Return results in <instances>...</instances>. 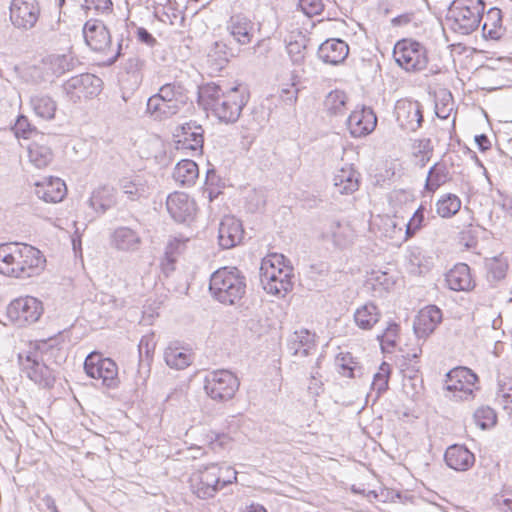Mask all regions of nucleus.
I'll return each instance as SVG.
<instances>
[{"label": "nucleus", "instance_id": "ea45409f", "mask_svg": "<svg viewBox=\"0 0 512 512\" xmlns=\"http://www.w3.org/2000/svg\"><path fill=\"white\" fill-rule=\"evenodd\" d=\"M30 104L38 117L44 120H51L55 117L57 104L50 96L41 94L32 96Z\"/></svg>", "mask_w": 512, "mask_h": 512}, {"label": "nucleus", "instance_id": "20e7f679", "mask_svg": "<svg viewBox=\"0 0 512 512\" xmlns=\"http://www.w3.org/2000/svg\"><path fill=\"white\" fill-rule=\"evenodd\" d=\"M246 277L237 267H222L210 277L209 290L225 305L237 304L246 293Z\"/></svg>", "mask_w": 512, "mask_h": 512}, {"label": "nucleus", "instance_id": "5fc2aeb1", "mask_svg": "<svg viewBox=\"0 0 512 512\" xmlns=\"http://www.w3.org/2000/svg\"><path fill=\"white\" fill-rule=\"evenodd\" d=\"M145 65V59L141 58L139 55H132L124 62L123 69L127 74L135 78H140Z\"/></svg>", "mask_w": 512, "mask_h": 512}, {"label": "nucleus", "instance_id": "f704fd0d", "mask_svg": "<svg viewBox=\"0 0 512 512\" xmlns=\"http://www.w3.org/2000/svg\"><path fill=\"white\" fill-rule=\"evenodd\" d=\"M482 19L484 20L482 25L484 37L492 40L500 39L504 34L502 27V11L497 7H492Z\"/></svg>", "mask_w": 512, "mask_h": 512}, {"label": "nucleus", "instance_id": "1a4fd4ad", "mask_svg": "<svg viewBox=\"0 0 512 512\" xmlns=\"http://www.w3.org/2000/svg\"><path fill=\"white\" fill-rule=\"evenodd\" d=\"M396 63L407 72H419L428 65L427 49L412 39L399 40L393 49Z\"/></svg>", "mask_w": 512, "mask_h": 512}, {"label": "nucleus", "instance_id": "79ce46f5", "mask_svg": "<svg viewBox=\"0 0 512 512\" xmlns=\"http://www.w3.org/2000/svg\"><path fill=\"white\" fill-rule=\"evenodd\" d=\"M461 199L452 193L441 196L436 202V212L442 218H451L461 209Z\"/></svg>", "mask_w": 512, "mask_h": 512}, {"label": "nucleus", "instance_id": "cd10ccee", "mask_svg": "<svg viewBox=\"0 0 512 512\" xmlns=\"http://www.w3.org/2000/svg\"><path fill=\"white\" fill-rule=\"evenodd\" d=\"M335 192L350 195L359 189L360 173L352 166L343 167L333 177Z\"/></svg>", "mask_w": 512, "mask_h": 512}, {"label": "nucleus", "instance_id": "bb28decb", "mask_svg": "<svg viewBox=\"0 0 512 512\" xmlns=\"http://www.w3.org/2000/svg\"><path fill=\"white\" fill-rule=\"evenodd\" d=\"M444 459L456 471H467L475 462V456L464 445L454 444L447 448Z\"/></svg>", "mask_w": 512, "mask_h": 512}, {"label": "nucleus", "instance_id": "6e6d98bb", "mask_svg": "<svg viewBox=\"0 0 512 512\" xmlns=\"http://www.w3.org/2000/svg\"><path fill=\"white\" fill-rule=\"evenodd\" d=\"M399 332V325L396 322H390L386 329L377 336L381 346L387 345L388 347H395L396 338Z\"/></svg>", "mask_w": 512, "mask_h": 512}, {"label": "nucleus", "instance_id": "423d86ee", "mask_svg": "<svg viewBox=\"0 0 512 512\" xmlns=\"http://www.w3.org/2000/svg\"><path fill=\"white\" fill-rule=\"evenodd\" d=\"M485 11L483 0H454L446 15V21L455 33L469 35L480 25Z\"/></svg>", "mask_w": 512, "mask_h": 512}, {"label": "nucleus", "instance_id": "c756f323", "mask_svg": "<svg viewBox=\"0 0 512 512\" xmlns=\"http://www.w3.org/2000/svg\"><path fill=\"white\" fill-rule=\"evenodd\" d=\"M445 281L448 288L453 291H469L475 286L470 267L465 263L456 264L446 274Z\"/></svg>", "mask_w": 512, "mask_h": 512}, {"label": "nucleus", "instance_id": "e2e57ef3", "mask_svg": "<svg viewBox=\"0 0 512 512\" xmlns=\"http://www.w3.org/2000/svg\"><path fill=\"white\" fill-rule=\"evenodd\" d=\"M498 397L501 398L502 404L508 413L512 414V385L506 387V385L500 388Z\"/></svg>", "mask_w": 512, "mask_h": 512}, {"label": "nucleus", "instance_id": "052dcab7", "mask_svg": "<svg viewBox=\"0 0 512 512\" xmlns=\"http://www.w3.org/2000/svg\"><path fill=\"white\" fill-rule=\"evenodd\" d=\"M320 361H321V357H318V359L315 363V367L311 371V378H310V382L308 385V392L312 396H318L322 391V382L319 380L320 374L316 370V368H319Z\"/></svg>", "mask_w": 512, "mask_h": 512}, {"label": "nucleus", "instance_id": "603ef678", "mask_svg": "<svg viewBox=\"0 0 512 512\" xmlns=\"http://www.w3.org/2000/svg\"><path fill=\"white\" fill-rule=\"evenodd\" d=\"M474 420L481 429H487L495 425L496 414L490 407H480L474 413Z\"/></svg>", "mask_w": 512, "mask_h": 512}, {"label": "nucleus", "instance_id": "de8ad7c7", "mask_svg": "<svg viewBox=\"0 0 512 512\" xmlns=\"http://www.w3.org/2000/svg\"><path fill=\"white\" fill-rule=\"evenodd\" d=\"M347 95L340 90L331 91L325 99V107L331 115H342L345 111Z\"/></svg>", "mask_w": 512, "mask_h": 512}, {"label": "nucleus", "instance_id": "4468645a", "mask_svg": "<svg viewBox=\"0 0 512 512\" xmlns=\"http://www.w3.org/2000/svg\"><path fill=\"white\" fill-rule=\"evenodd\" d=\"M173 136L178 150H189L192 155H202L204 129L197 121L190 120L178 126Z\"/></svg>", "mask_w": 512, "mask_h": 512}, {"label": "nucleus", "instance_id": "a19ab883", "mask_svg": "<svg viewBox=\"0 0 512 512\" xmlns=\"http://www.w3.org/2000/svg\"><path fill=\"white\" fill-rule=\"evenodd\" d=\"M28 157L35 167L44 168L53 160V152L50 147L33 142L28 147Z\"/></svg>", "mask_w": 512, "mask_h": 512}, {"label": "nucleus", "instance_id": "13d9d810", "mask_svg": "<svg viewBox=\"0 0 512 512\" xmlns=\"http://www.w3.org/2000/svg\"><path fill=\"white\" fill-rule=\"evenodd\" d=\"M84 7L96 13L109 14L113 11V2L112 0H85Z\"/></svg>", "mask_w": 512, "mask_h": 512}, {"label": "nucleus", "instance_id": "2f4dec72", "mask_svg": "<svg viewBox=\"0 0 512 512\" xmlns=\"http://www.w3.org/2000/svg\"><path fill=\"white\" fill-rule=\"evenodd\" d=\"M452 180V175L445 161L436 162L430 167L425 181V190L434 193L442 185Z\"/></svg>", "mask_w": 512, "mask_h": 512}, {"label": "nucleus", "instance_id": "5701e85b", "mask_svg": "<svg viewBox=\"0 0 512 512\" xmlns=\"http://www.w3.org/2000/svg\"><path fill=\"white\" fill-rule=\"evenodd\" d=\"M316 334L308 329L293 332L287 339V349L292 356L307 357L316 351Z\"/></svg>", "mask_w": 512, "mask_h": 512}, {"label": "nucleus", "instance_id": "4d7b16f0", "mask_svg": "<svg viewBox=\"0 0 512 512\" xmlns=\"http://www.w3.org/2000/svg\"><path fill=\"white\" fill-rule=\"evenodd\" d=\"M216 469L219 474L220 489L232 484L237 480V472L232 467L216 463Z\"/></svg>", "mask_w": 512, "mask_h": 512}, {"label": "nucleus", "instance_id": "f257e3e1", "mask_svg": "<svg viewBox=\"0 0 512 512\" xmlns=\"http://www.w3.org/2000/svg\"><path fill=\"white\" fill-rule=\"evenodd\" d=\"M248 98L246 89L241 86L224 90L219 84L210 82L198 89L199 104L224 123H235L239 119Z\"/></svg>", "mask_w": 512, "mask_h": 512}, {"label": "nucleus", "instance_id": "bf43d9fd", "mask_svg": "<svg viewBox=\"0 0 512 512\" xmlns=\"http://www.w3.org/2000/svg\"><path fill=\"white\" fill-rule=\"evenodd\" d=\"M299 7L307 16H314L322 13L324 4L322 0H299Z\"/></svg>", "mask_w": 512, "mask_h": 512}, {"label": "nucleus", "instance_id": "58836bf2", "mask_svg": "<svg viewBox=\"0 0 512 512\" xmlns=\"http://www.w3.org/2000/svg\"><path fill=\"white\" fill-rule=\"evenodd\" d=\"M198 175V165L190 159L179 161L173 171L175 181L187 186L194 184Z\"/></svg>", "mask_w": 512, "mask_h": 512}, {"label": "nucleus", "instance_id": "7ed1b4c3", "mask_svg": "<svg viewBox=\"0 0 512 512\" xmlns=\"http://www.w3.org/2000/svg\"><path fill=\"white\" fill-rule=\"evenodd\" d=\"M188 100V91L181 82L165 83L148 98L146 113L154 120H165L179 113Z\"/></svg>", "mask_w": 512, "mask_h": 512}, {"label": "nucleus", "instance_id": "473e14b6", "mask_svg": "<svg viewBox=\"0 0 512 512\" xmlns=\"http://www.w3.org/2000/svg\"><path fill=\"white\" fill-rule=\"evenodd\" d=\"M234 56L232 48H229L223 41H216L212 44L207 54V63L215 71H221L229 59Z\"/></svg>", "mask_w": 512, "mask_h": 512}, {"label": "nucleus", "instance_id": "c85d7f7f", "mask_svg": "<svg viewBox=\"0 0 512 512\" xmlns=\"http://www.w3.org/2000/svg\"><path fill=\"white\" fill-rule=\"evenodd\" d=\"M35 194L47 203H57L64 198L66 185L60 178L50 177L35 184Z\"/></svg>", "mask_w": 512, "mask_h": 512}, {"label": "nucleus", "instance_id": "393cba45", "mask_svg": "<svg viewBox=\"0 0 512 512\" xmlns=\"http://www.w3.org/2000/svg\"><path fill=\"white\" fill-rule=\"evenodd\" d=\"M119 187L131 201L147 198L151 190L145 174H133L123 177L119 180Z\"/></svg>", "mask_w": 512, "mask_h": 512}, {"label": "nucleus", "instance_id": "3c124183", "mask_svg": "<svg viewBox=\"0 0 512 512\" xmlns=\"http://www.w3.org/2000/svg\"><path fill=\"white\" fill-rule=\"evenodd\" d=\"M425 225V207L420 205L406 224V239L413 237Z\"/></svg>", "mask_w": 512, "mask_h": 512}, {"label": "nucleus", "instance_id": "0e129e2a", "mask_svg": "<svg viewBox=\"0 0 512 512\" xmlns=\"http://www.w3.org/2000/svg\"><path fill=\"white\" fill-rule=\"evenodd\" d=\"M137 39L150 47H153L157 40L156 38L144 27L137 28L136 31Z\"/></svg>", "mask_w": 512, "mask_h": 512}, {"label": "nucleus", "instance_id": "f3484780", "mask_svg": "<svg viewBox=\"0 0 512 512\" xmlns=\"http://www.w3.org/2000/svg\"><path fill=\"white\" fill-rule=\"evenodd\" d=\"M85 43L96 52H105L112 44L110 31L102 20L89 19L83 26Z\"/></svg>", "mask_w": 512, "mask_h": 512}, {"label": "nucleus", "instance_id": "f8f14e48", "mask_svg": "<svg viewBox=\"0 0 512 512\" xmlns=\"http://www.w3.org/2000/svg\"><path fill=\"white\" fill-rule=\"evenodd\" d=\"M84 370L87 376L101 379L107 388L118 386V367L110 358H105L98 352H91L84 361Z\"/></svg>", "mask_w": 512, "mask_h": 512}, {"label": "nucleus", "instance_id": "49530a36", "mask_svg": "<svg viewBox=\"0 0 512 512\" xmlns=\"http://www.w3.org/2000/svg\"><path fill=\"white\" fill-rule=\"evenodd\" d=\"M185 247V241L174 238L170 240L165 248L164 262L162 263L165 271L174 270V263L179 254L182 253Z\"/></svg>", "mask_w": 512, "mask_h": 512}, {"label": "nucleus", "instance_id": "9d476101", "mask_svg": "<svg viewBox=\"0 0 512 512\" xmlns=\"http://www.w3.org/2000/svg\"><path fill=\"white\" fill-rule=\"evenodd\" d=\"M102 80L91 73H82L69 78L62 85L67 99L73 103L92 99L102 90Z\"/></svg>", "mask_w": 512, "mask_h": 512}, {"label": "nucleus", "instance_id": "0eeeda50", "mask_svg": "<svg viewBox=\"0 0 512 512\" xmlns=\"http://www.w3.org/2000/svg\"><path fill=\"white\" fill-rule=\"evenodd\" d=\"M21 371L33 383L43 389H51L56 382V374L45 362L42 349L38 346L33 350L18 355Z\"/></svg>", "mask_w": 512, "mask_h": 512}, {"label": "nucleus", "instance_id": "4c0bfd02", "mask_svg": "<svg viewBox=\"0 0 512 512\" xmlns=\"http://www.w3.org/2000/svg\"><path fill=\"white\" fill-rule=\"evenodd\" d=\"M327 235L331 237L335 246L345 248L353 242L354 231L347 222L334 220L330 223Z\"/></svg>", "mask_w": 512, "mask_h": 512}, {"label": "nucleus", "instance_id": "37998d69", "mask_svg": "<svg viewBox=\"0 0 512 512\" xmlns=\"http://www.w3.org/2000/svg\"><path fill=\"white\" fill-rule=\"evenodd\" d=\"M486 276L490 283H497L504 279L508 270V262L501 256L485 260Z\"/></svg>", "mask_w": 512, "mask_h": 512}, {"label": "nucleus", "instance_id": "f03ea898", "mask_svg": "<svg viewBox=\"0 0 512 512\" xmlns=\"http://www.w3.org/2000/svg\"><path fill=\"white\" fill-rule=\"evenodd\" d=\"M45 258L40 250L24 243L0 244V273L26 279L38 275Z\"/></svg>", "mask_w": 512, "mask_h": 512}, {"label": "nucleus", "instance_id": "c03bdc74", "mask_svg": "<svg viewBox=\"0 0 512 512\" xmlns=\"http://www.w3.org/2000/svg\"><path fill=\"white\" fill-rule=\"evenodd\" d=\"M164 359L166 364L174 369L181 370L186 368L191 363V355L186 351L169 346L164 352Z\"/></svg>", "mask_w": 512, "mask_h": 512}, {"label": "nucleus", "instance_id": "69168bd1", "mask_svg": "<svg viewBox=\"0 0 512 512\" xmlns=\"http://www.w3.org/2000/svg\"><path fill=\"white\" fill-rule=\"evenodd\" d=\"M230 441V438L226 434H213L210 437V446L211 449L216 451L218 449L224 448Z\"/></svg>", "mask_w": 512, "mask_h": 512}, {"label": "nucleus", "instance_id": "2eb2a0df", "mask_svg": "<svg viewBox=\"0 0 512 512\" xmlns=\"http://www.w3.org/2000/svg\"><path fill=\"white\" fill-rule=\"evenodd\" d=\"M446 389L454 392V397L469 400L474 397L473 387L478 376L467 367H457L447 373Z\"/></svg>", "mask_w": 512, "mask_h": 512}, {"label": "nucleus", "instance_id": "774afa93", "mask_svg": "<svg viewBox=\"0 0 512 512\" xmlns=\"http://www.w3.org/2000/svg\"><path fill=\"white\" fill-rule=\"evenodd\" d=\"M494 505L501 512H512V496L506 497L505 495L496 496Z\"/></svg>", "mask_w": 512, "mask_h": 512}, {"label": "nucleus", "instance_id": "39448f33", "mask_svg": "<svg viewBox=\"0 0 512 512\" xmlns=\"http://www.w3.org/2000/svg\"><path fill=\"white\" fill-rule=\"evenodd\" d=\"M285 261V257L278 254L262 260L259 272L260 282L268 294L284 297L292 290L293 268L286 265Z\"/></svg>", "mask_w": 512, "mask_h": 512}, {"label": "nucleus", "instance_id": "338daca9", "mask_svg": "<svg viewBox=\"0 0 512 512\" xmlns=\"http://www.w3.org/2000/svg\"><path fill=\"white\" fill-rule=\"evenodd\" d=\"M418 153L426 156L425 160L429 161L433 153V145L430 139H421L417 144Z\"/></svg>", "mask_w": 512, "mask_h": 512}, {"label": "nucleus", "instance_id": "a18cd8bd", "mask_svg": "<svg viewBox=\"0 0 512 512\" xmlns=\"http://www.w3.org/2000/svg\"><path fill=\"white\" fill-rule=\"evenodd\" d=\"M391 374V366L387 362H382L379 366V370L374 374L372 381V391L375 392L376 401L384 392L388 390L389 379Z\"/></svg>", "mask_w": 512, "mask_h": 512}, {"label": "nucleus", "instance_id": "412c9836", "mask_svg": "<svg viewBox=\"0 0 512 512\" xmlns=\"http://www.w3.org/2000/svg\"><path fill=\"white\" fill-rule=\"evenodd\" d=\"M244 229L239 219L226 215L222 218L218 229V243L222 249H231L241 243Z\"/></svg>", "mask_w": 512, "mask_h": 512}, {"label": "nucleus", "instance_id": "09e8293b", "mask_svg": "<svg viewBox=\"0 0 512 512\" xmlns=\"http://www.w3.org/2000/svg\"><path fill=\"white\" fill-rule=\"evenodd\" d=\"M154 349L155 343L153 342V338L149 336H143L138 345L140 367L150 366Z\"/></svg>", "mask_w": 512, "mask_h": 512}, {"label": "nucleus", "instance_id": "e433bc0d", "mask_svg": "<svg viewBox=\"0 0 512 512\" xmlns=\"http://www.w3.org/2000/svg\"><path fill=\"white\" fill-rule=\"evenodd\" d=\"M380 317L378 307L372 302L363 304L354 312V322L362 330H371L379 322Z\"/></svg>", "mask_w": 512, "mask_h": 512}, {"label": "nucleus", "instance_id": "aec40b11", "mask_svg": "<svg viewBox=\"0 0 512 512\" xmlns=\"http://www.w3.org/2000/svg\"><path fill=\"white\" fill-rule=\"evenodd\" d=\"M442 321V311L435 305L422 308L413 322V330L418 339H426Z\"/></svg>", "mask_w": 512, "mask_h": 512}, {"label": "nucleus", "instance_id": "864d4df0", "mask_svg": "<svg viewBox=\"0 0 512 512\" xmlns=\"http://www.w3.org/2000/svg\"><path fill=\"white\" fill-rule=\"evenodd\" d=\"M13 131L16 137L24 139L30 138L33 134H37L35 127H33L28 118L24 115H19L13 126Z\"/></svg>", "mask_w": 512, "mask_h": 512}, {"label": "nucleus", "instance_id": "4be33fe9", "mask_svg": "<svg viewBox=\"0 0 512 512\" xmlns=\"http://www.w3.org/2000/svg\"><path fill=\"white\" fill-rule=\"evenodd\" d=\"M226 30L236 43L248 45L253 40L255 24L246 15L234 14L227 21Z\"/></svg>", "mask_w": 512, "mask_h": 512}, {"label": "nucleus", "instance_id": "6e6552de", "mask_svg": "<svg viewBox=\"0 0 512 512\" xmlns=\"http://www.w3.org/2000/svg\"><path fill=\"white\" fill-rule=\"evenodd\" d=\"M240 386L238 377L227 369L209 371L204 377V391L213 401L224 403L234 398Z\"/></svg>", "mask_w": 512, "mask_h": 512}, {"label": "nucleus", "instance_id": "c9c22d12", "mask_svg": "<svg viewBox=\"0 0 512 512\" xmlns=\"http://www.w3.org/2000/svg\"><path fill=\"white\" fill-rule=\"evenodd\" d=\"M116 193L112 187L103 186L92 192L89 198V205L99 213H105L116 205Z\"/></svg>", "mask_w": 512, "mask_h": 512}, {"label": "nucleus", "instance_id": "680f3d73", "mask_svg": "<svg viewBox=\"0 0 512 512\" xmlns=\"http://www.w3.org/2000/svg\"><path fill=\"white\" fill-rule=\"evenodd\" d=\"M299 89L294 83L289 84L283 88L280 93V98L287 105H292L297 101Z\"/></svg>", "mask_w": 512, "mask_h": 512}, {"label": "nucleus", "instance_id": "6ab92c4d", "mask_svg": "<svg viewBox=\"0 0 512 512\" xmlns=\"http://www.w3.org/2000/svg\"><path fill=\"white\" fill-rule=\"evenodd\" d=\"M377 117L370 107L354 110L347 119V126L354 138L364 137L374 131Z\"/></svg>", "mask_w": 512, "mask_h": 512}, {"label": "nucleus", "instance_id": "b1692460", "mask_svg": "<svg viewBox=\"0 0 512 512\" xmlns=\"http://www.w3.org/2000/svg\"><path fill=\"white\" fill-rule=\"evenodd\" d=\"M166 208L176 222L183 223L194 214L195 204L187 194L175 192L167 197Z\"/></svg>", "mask_w": 512, "mask_h": 512}, {"label": "nucleus", "instance_id": "8fccbe9b", "mask_svg": "<svg viewBox=\"0 0 512 512\" xmlns=\"http://www.w3.org/2000/svg\"><path fill=\"white\" fill-rule=\"evenodd\" d=\"M287 53L294 64H301L305 58L306 39L300 37V40H290L286 46Z\"/></svg>", "mask_w": 512, "mask_h": 512}, {"label": "nucleus", "instance_id": "a211bd4d", "mask_svg": "<svg viewBox=\"0 0 512 512\" xmlns=\"http://www.w3.org/2000/svg\"><path fill=\"white\" fill-rule=\"evenodd\" d=\"M395 115L399 125L405 130L416 131L423 122L422 105L418 101H398Z\"/></svg>", "mask_w": 512, "mask_h": 512}, {"label": "nucleus", "instance_id": "dca6fc26", "mask_svg": "<svg viewBox=\"0 0 512 512\" xmlns=\"http://www.w3.org/2000/svg\"><path fill=\"white\" fill-rule=\"evenodd\" d=\"M9 10L11 23L14 27L23 30L33 28L40 15L37 0H12Z\"/></svg>", "mask_w": 512, "mask_h": 512}, {"label": "nucleus", "instance_id": "ddd939ff", "mask_svg": "<svg viewBox=\"0 0 512 512\" xmlns=\"http://www.w3.org/2000/svg\"><path fill=\"white\" fill-rule=\"evenodd\" d=\"M216 463L200 467L190 477V489L199 499L208 500L221 490L219 486V474L216 471Z\"/></svg>", "mask_w": 512, "mask_h": 512}, {"label": "nucleus", "instance_id": "9b49d317", "mask_svg": "<svg viewBox=\"0 0 512 512\" xmlns=\"http://www.w3.org/2000/svg\"><path fill=\"white\" fill-rule=\"evenodd\" d=\"M43 304L32 296L20 297L10 302L6 316L17 327L34 324L43 314Z\"/></svg>", "mask_w": 512, "mask_h": 512}, {"label": "nucleus", "instance_id": "72a5a7b5", "mask_svg": "<svg viewBox=\"0 0 512 512\" xmlns=\"http://www.w3.org/2000/svg\"><path fill=\"white\" fill-rule=\"evenodd\" d=\"M45 64L52 75L60 77L67 72L73 71L80 62L71 54H57L48 56Z\"/></svg>", "mask_w": 512, "mask_h": 512}, {"label": "nucleus", "instance_id": "a878e982", "mask_svg": "<svg viewBox=\"0 0 512 512\" xmlns=\"http://www.w3.org/2000/svg\"><path fill=\"white\" fill-rule=\"evenodd\" d=\"M349 54L348 44L341 39H328L318 49V57L327 64L338 65L342 63Z\"/></svg>", "mask_w": 512, "mask_h": 512}, {"label": "nucleus", "instance_id": "7c9ffc66", "mask_svg": "<svg viewBox=\"0 0 512 512\" xmlns=\"http://www.w3.org/2000/svg\"><path fill=\"white\" fill-rule=\"evenodd\" d=\"M112 245L120 251L133 252L139 249L142 240L139 233L126 226L116 228L111 235Z\"/></svg>", "mask_w": 512, "mask_h": 512}]
</instances>
